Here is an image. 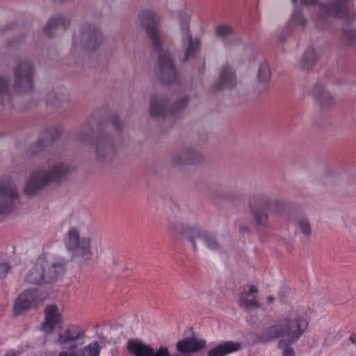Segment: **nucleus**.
<instances>
[{
    "mask_svg": "<svg viewBox=\"0 0 356 356\" xmlns=\"http://www.w3.org/2000/svg\"><path fill=\"white\" fill-rule=\"evenodd\" d=\"M156 76L163 83H170L177 78L176 67L168 51H160L158 65L155 68Z\"/></svg>",
    "mask_w": 356,
    "mask_h": 356,
    "instance_id": "12",
    "label": "nucleus"
},
{
    "mask_svg": "<svg viewBox=\"0 0 356 356\" xmlns=\"http://www.w3.org/2000/svg\"><path fill=\"white\" fill-rule=\"evenodd\" d=\"M206 346L204 339H198L195 337H186L176 343V349L180 354L196 353Z\"/></svg>",
    "mask_w": 356,
    "mask_h": 356,
    "instance_id": "19",
    "label": "nucleus"
},
{
    "mask_svg": "<svg viewBox=\"0 0 356 356\" xmlns=\"http://www.w3.org/2000/svg\"><path fill=\"white\" fill-rule=\"evenodd\" d=\"M33 65L27 60H21L14 69L15 87L20 91L32 90Z\"/></svg>",
    "mask_w": 356,
    "mask_h": 356,
    "instance_id": "11",
    "label": "nucleus"
},
{
    "mask_svg": "<svg viewBox=\"0 0 356 356\" xmlns=\"http://www.w3.org/2000/svg\"><path fill=\"white\" fill-rule=\"evenodd\" d=\"M37 293L33 290H28L22 293L14 305L15 314H19L23 311L31 308L36 300Z\"/></svg>",
    "mask_w": 356,
    "mask_h": 356,
    "instance_id": "21",
    "label": "nucleus"
},
{
    "mask_svg": "<svg viewBox=\"0 0 356 356\" xmlns=\"http://www.w3.org/2000/svg\"><path fill=\"white\" fill-rule=\"evenodd\" d=\"M274 300V297L272 296H270L267 298V301L268 302H272Z\"/></svg>",
    "mask_w": 356,
    "mask_h": 356,
    "instance_id": "43",
    "label": "nucleus"
},
{
    "mask_svg": "<svg viewBox=\"0 0 356 356\" xmlns=\"http://www.w3.org/2000/svg\"><path fill=\"white\" fill-rule=\"evenodd\" d=\"M44 321L41 324L40 330L47 334H51L56 326L63 321L62 312L55 305H48L44 310Z\"/></svg>",
    "mask_w": 356,
    "mask_h": 356,
    "instance_id": "17",
    "label": "nucleus"
},
{
    "mask_svg": "<svg viewBox=\"0 0 356 356\" xmlns=\"http://www.w3.org/2000/svg\"><path fill=\"white\" fill-rule=\"evenodd\" d=\"M258 79L261 82H268L270 79V72L267 63H261L259 68Z\"/></svg>",
    "mask_w": 356,
    "mask_h": 356,
    "instance_id": "31",
    "label": "nucleus"
},
{
    "mask_svg": "<svg viewBox=\"0 0 356 356\" xmlns=\"http://www.w3.org/2000/svg\"><path fill=\"white\" fill-rule=\"evenodd\" d=\"M258 289L254 285H251L248 291L247 292H241L238 294V306L245 309H250L252 308H259L261 307L260 304L256 300L255 297H254L252 300H248V297L252 294L257 293Z\"/></svg>",
    "mask_w": 356,
    "mask_h": 356,
    "instance_id": "24",
    "label": "nucleus"
},
{
    "mask_svg": "<svg viewBox=\"0 0 356 356\" xmlns=\"http://www.w3.org/2000/svg\"><path fill=\"white\" fill-rule=\"evenodd\" d=\"M163 98L152 97L150 102L149 113L154 118L164 117L168 114Z\"/></svg>",
    "mask_w": 356,
    "mask_h": 356,
    "instance_id": "27",
    "label": "nucleus"
},
{
    "mask_svg": "<svg viewBox=\"0 0 356 356\" xmlns=\"http://www.w3.org/2000/svg\"><path fill=\"white\" fill-rule=\"evenodd\" d=\"M203 161L202 156L195 150L187 149L175 152L170 159V165L181 168L185 165H195Z\"/></svg>",
    "mask_w": 356,
    "mask_h": 356,
    "instance_id": "16",
    "label": "nucleus"
},
{
    "mask_svg": "<svg viewBox=\"0 0 356 356\" xmlns=\"http://www.w3.org/2000/svg\"><path fill=\"white\" fill-rule=\"evenodd\" d=\"M296 227L305 236L309 238L312 234V226L309 220L305 216H300L296 220Z\"/></svg>",
    "mask_w": 356,
    "mask_h": 356,
    "instance_id": "28",
    "label": "nucleus"
},
{
    "mask_svg": "<svg viewBox=\"0 0 356 356\" xmlns=\"http://www.w3.org/2000/svg\"><path fill=\"white\" fill-rule=\"evenodd\" d=\"M69 24L68 19L62 16H58L49 21L44 29V31L47 35H51L58 30L64 31Z\"/></svg>",
    "mask_w": 356,
    "mask_h": 356,
    "instance_id": "26",
    "label": "nucleus"
},
{
    "mask_svg": "<svg viewBox=\"0 0 356 356\" xmlns=\"http://www.w3.org/2000/svg\"><path fill=\"white\" fill-rule=\"evenodd\" d=\"M291 1H292V2H293L294 4H296V3H297V1H298V0H291Z\"/></svg>",
    "mask_w": 356,
    "mask_h": 356,
    "instance_id": "44",
    "label": "nucleus"
},
{
    "mask_svg": "<svg viewBox=\"0 0 356 356\" xmlns=\"http://www.w3.org/2000/svg\"><path fill=\"white\" fill-rule=\"evenodd\" d=\"M8 270L9 267L7 264H0V278L6 277Z\"/></svg>",
    "mask_w": 356,
    "mask_h": 356,
    "instance_id": "37",
    "label": "nucleus"
},
{
    "mask_svg": "<svg viewBox=\"0 0 356 356\" xmlns=\"http://www.w3.org/2000/svg\"><path fill=\"white\" fill-rule=\"evenodd\" d=\"M65 246L72 253V257L81 262L88 261L92 258L91 239L85 237L81 240L79 232L75 227L67 232Z\"/></svg>",
    "mask_w": 356,
    "mask_h": 356,
    "instance_id": "7",
    "label": "nucleus"
},
{
    "mask_svg": "<svg viewBox=\"0 0 356 356\" xmlns=\"http://www.w3.org/2000/svg\"><path fill=\"white\" fill-rule=\"evenodd\" d=\"M187 99H181L177 102L175 105L172 106L171 110L169 111L170 114L172 115L175 113L178 110L184 108L186 105Z\"/></svg>",
    "mask_w": 356,
    "mask_h": 356,
    "instance_id": "34",
    "label": "nucleus"
},
{
    "mask_svg": "<svg viewBox=\"0 0 356 356\" xmlns=\"http://www.w3.org/2000/svg\"><path fill=\"white\" fill-rule=\"evenodd\" d=\"M112 129L117 132L120 131V120L117 116L106 123L104 130L99 127L100 133L95 140V159L102 164L112 162L116 156L117 147L113 138L109 136Z\"/></svg>",
    "mask_w": 356,
    "mask_h": 356,
    "instance_id": "4",
    "label": "nucleus"
},
{
    "mask_svg": "<svg viewBox=\"0 0 356 356\" xmlns=\"http://www.w3.org/2000/svg\"><path fill=\"white\" fill-rule=\"evenodd\" d=\"M292 21L295 24H300L302 27H304L305 26L306 22H307L306 19L303 17L301 13H299V12H296L293 15Z\"/></svg>",
    "mask_w": 356,
    "mask_h": 356,
    "instance_id": "35",
    "label": "nucleus"
},
{
    "mask_svg": "<svg viewBox=\"0 0 356 356\" xmlns=\"http://www.w3.org/2000/svg\"><path fill=\"white\" fill-rule=\"evenodd\" d=\"M316 60L317 57L314 48L309 47L305 51L302 57L301 65L304 68H309L315 64Z\"/></svg>",
    "mask_w": 356,
    "mask_h": 356,
    "instance_id": "29",
    "label": "nucleus"
},
{
    "mask_svg": "<svg viewBox=\"0 0 356 356\" xmlns=\"http://www.w3.org/2000/svg\"><path fill=\"white\" fill-rule=\"evenodd\" d=\"M44 145L43 142L38 141L33 147H31V154H36L44 149Z\"/></svg>",
    "mask_w": 356,
    "mask_h": 356,
    "instance_id": "36",
    "label": "nucleus"
},
{
    "mask_svg": "<svg viewBox=\"0 0 356 356\" xmlns=\"http://www.w3.org/2000/svg\"><path fill=\"white\" fill-rule=\"evenodd\" d=\"M348 1L332 0L327 4L320 3L318 18L324 19L327 16L346 17L342 26L343 39L347 43L354 45L356 44V28H354L356 13L349 11Z\"/></svg>",
    "mask_w": 356,
    "mask_h": 356,
    "instance_id": "3",
    "label": "nucleus"
},
{
    "mask_svg": "<svg viewBox=\"0 0 356 356\" xmlns=\"http://www.w3.org/2000/svg\"><path fill=\"white\" fill-rule=\"evenodd\" d=\"M270 202L265 196L256 195L250 200V212L257 227H266L268 222V210Z\"/></svg>",
    "mask_w": 356,
    "mask_h": 356,
    "instance_id": "8",
    "label": "nucleus"
},
{
    "mask_svg": "<svg viewBox=\"0 0 356 356\" xmlns=\"http://www.w3.org/2000/svg\"><path fill=\"white\" fill-rule=\"evenodd\" d=\"M318 0H300V4L302 6H313L316 3Z\"/></svg>",
    "mask_w": 356,
    "mask_h": 356,
    "instance_id": "39",
    "label": "nucleus"
},
{
    "mask_svg": "<svg viewBox=\"0 0 356 356\" xmlns=\"http://www.w3.org/2000/svg\"><path fill=\"white\" fill-rule=\"evenodd\" d=\"M236 85V77L235 72L232 68L226 65L222 67L220 72L219 80L216 85L211 88L212 92H218L222 88H232Z\"/></svg>",
    "mask_w": 356,
    "mask_h": 356,
    "instance_id": "18",
    "label": "nucleus"
},
{
    "mask_svg": "<svg viewBox=\"0 0 356 356\" xmlns=\"http://www.w3.org/2000/svg\"><path fill=\"white\" fill-rule=\"evenodd\" d=\"M92 133V129L88 124H83L81 127V131L78 136L79 140L81 142H86L90 138Z\"/></svg>",
    "mask_w": 356,
    "mask_h": 356,
    "instance_id": "32",
    "label": "nucleus"
},
{
    "mask_svg": "<svg viewBox=\"0 0 356 356\" xmlns=\"http://www.w3.org/2000/svg\"><path fill=\"white\" fill-rule=\"evenodd\" d=\"M241 348V343L239 342L232 341H225L209 350L208 356H225L228 354L236 352Z\"/></svg>",
    "mask_w": 356,
    "mask_h": 356,
    "instance_id": "23",
    "label": "nucleus"
},
{
    "mask_svg": "<svg viewBox=\"0 0 356 356\" xmlns=\"http://www.w3.org/2000/svg\"><path fill=\"white\" fill-rule=\"evenodd\" d=\"M19 197L16 185L10 177H0V214L8 212L12 202Z\"/></svg>",
    "mask_w": 356,
    "mask_h": 356,
    "instance_id": "10",
    "label": "nucleus"
},
{
    "mask_svg": "<svg viewBox=\"0 0 356 356\" xmlns=\"http://www.w3.org/2000/svg\"><path fill=\"white\" fill-rule=\"evenodd\" d=\"M99 344L95 342L76 350V353L77 356H99Z\"/></svg>",
    "mask_w": 356,
    "mask_h": 356,
    "instance_id": "30",
    "label": "nucleus"
},
{
    "mask_svg": "<svg viewBox=\"0 0 356 356\" xmlns=\"http://www.w3.org/2000/svg\"><path fill=\"white\" fill-rule=\"evenodd\" d=\"M250 231V229L248 227L244 225H241L239 226V232L241 233V234H244L245 232H248Z\"/></svg>",
    "mask_w": 356,
    "mask_h": 356,
    "instance_id": "40",
    "label": "nucleus"
},
{
    "mask_svg": "<svg viewBox=\"0 0 356 356\" xmlns=\"http://www.w3.org/2000/svg\"><path fill=\"white\" fill-rule=\"evenodd\" d=\"M19 352L15 350H9L3 356H18Z\"/></svg>",
    "mask_w": 356,
    "mask_h": 356,
    "instance_id": "41",
    "label": "nucleus"
},
{
    "mask_svg": "<svg viewBox=\"0 0 356 356\" xmlns=\"http://www.w3.org/2000/svg\"><path fill=\"white\" fill-rule=\"evenodd\" d=\"M26 281L31 284H41L47 282L40 257L37 259L35 265L29 271L26 277Z\"/></svg>",
    "mask_w": 356,
    "mask_h": 356,
    "instance_id": "22",
    "label": "nucleus"
},
{
    "mask_svg": "<svg viewBox=\"0 0 356 356\" xmlns=\"http://www.w3.org/2000/svg\"><path fill=\"white\" fill-rule=\"evenodd\" d=\"M40 258L47 282L57 280L65 273L66 261L64 259L48 255L40 256Z\"/></svg>",
    "mask_w": 356,
    "mask_h": 356,
    "instance_id": "14",
    "label": "nucleus"
},
{
    "mask_svg": "<svg viewBox=\"0 0 356 356\" xmlns=\"http://www.w3.org/2000/svg\"><path fill=\"white\" fill-rule=\"evenodd\" d=\"M8 89V83L6 80L0 78V92L6 91Z\"/></svg>",
    "mask_w": 356,
    "mask_h": 356,
    "instance_id": "38",
    "label": "nucleus"
},
{
    "mask_svg": "<svg viewBox=\"0 0 356 356\" xmlns=\"http://www.w3.org/2000/svg\"><path fill=\"white\" fill-rule=\"evenodd\" d=\"M312 95L324 108H330L335 104L334 99L321 85H316L314 87Z\"/></svg>",
    "mask_w": 356,
    "mask_h": 356,
    "instance_id": "25",
    "label": "nucleus"
},
{
    "mask_svg": "<svg viewBox=\"0 0 356 356\" xmlns=\"http://www.w3.org/2000/svg\"><path fill=\"white\" fill-rule=\"evenodd\" d=\"M167 231L172 236L186 238L191 242L195 251L197 250V239L203 240L211 250H218L221 248L216 234L202 229L200 225L184 224L177 218H168Z\"/></svg>",
    "mask_w": 356,
    "mask_h": 356,
    "instance_id": "2",
    "label": "nucleus"
},
{
    "mask_svg": "<svg viewBox=\"0 0 356 356\" xmlns=\"http://www.w3.org/2000/svg\"><path fill=\"white\" fill-rule=\"evenodd\" d=\"M190 16L187 13H181L179 15V24L184 41L188 40L187 47L185 50L184 62L187 61L190 58L194 57L200 47V40L193 39L190 31Z\"/></svg>",
    "mask_w": 356,
    "mask_h": 356,
    "instance_id": "15",
    "label": "nucleus"
},
{
    "mask_svg": "<svg viewBox=\"0 0 356 356\" xmlns=\"http://www.w3.org/2000/svg\"><path fill=\"white\" fill-rule=\"evenodd\" d=\"M86 337V330L76 324H68L63 330L58 332L56 343L63 349L58 356H77L75 349L83 343Z\"/></svg>",
    "mask_w": 356,
    "mask_h": 356,
    "instance_id": "6",
    "label": "nucleus"
},
{
    "mask_svg": "<svg viewBox=\"0 0 356 356\" xmlns=\"http://www.w3.org/2000/svg\"><path fill=\"white\" fill-rule=\"evenodd\" d=\"M127 350L134 356H191L189 355H180L177 353L170 355L168 348L163 346L154 350L150 345L134 339L128 341Z\"/></svg>",
    "mask_w": 356,
    "mask_h": 356,
    "instance_id": "9",
    "label": "nucleus"
},
{
    "mask_svg": "<svg viewBox=\"0 0 356 356\" xmlns=\"http://www.w3.org/2000/svg\"><path fill=\"white\" fill-rule=\"evenodd\" d=\"M309 316L302 309L293 308L273 325L266 327L253 339L254 343H265L281 337L277 346L283 348V356H294L291 344L298 341L307 330Z\"/></svg>",
    "mask_w": 356,
    "mask_h": 356,
    "instance_id": "1",
    "label": "nucleus"
},
{
    "mask_svg": "<svg viewBox=\"0 0 356 356\" xmlns=\"http://www.w3.org/2000/svg\"><path fill=\"white\" fill-rule=\"evenodd\" d=\"M216 35L221 38H226L232 32V29L228 25H220L216 27Z\"/></svg>",
    "mask_w": 356,
    "mask_h": 356,
    "instance_id": "33",
    "label": "nucleus"
},
{
    "mask_svg": "<svg viewBox=\"0 0 356 356\" xmlns=\"http://www.w3.org/2000/svg\"><path fill=\"white\" fill-rule=\"evenodd\" d=\"M68 170V168L62 163H56L49 166L47 172L34 170L24 187V194L32 195L52 181H63L67 177Z\"/></svg>",
    "mask_w": 356,
    "mask_h": 356,
    "instance_id": "5",
    "label": "nucleus"
},
{
    "mask_svg": "<svg viewBox=\"0 0 356 356\" xmlns=\"http://www.w3.org/2000/svg\"><path fill=\"white\" fill-rule=\"evenodd\" d=\"M139 21L145 29L147 35L152 42L153 47L159 50L161 41L158 33V27L160 22L159 15L152 10H145L139 15Z\"/></svg>",
    "mask_w": 356,
    "mask_h": 356,
    "instance_id": "13",
    "label": "nucleus"
},
{
    "mask_svg": "<svg viewBox=\"0 0 356 356\" xmlns=\"http://www.w3.org/2000/svg\"><path fill=\"white\" fill-rule=\"evenodd\" d=\"M350 342L356 346V333H352L349 337Z\"/></svg>",
    "mask_w": 356,
    "mask_h": 356,
    "instance_id": "42",
    "label": "nucleus"
},
{
    "mask_svg": "<svg viewBox=\"0 0 356 356\" xmlns=\"http://www.w3.org/2000/svg\"><path fill=\"white\" fill-rule=\"evenodd\" d=\"M81 40L86 49L94 50L102 41V35L94 26H85L83 29Z\"/></svg>",
    "mask_w": 356,
    "mask_h": 356,
    "instance_id": "20",
    "label": "nucleus"
}]
</instances>
